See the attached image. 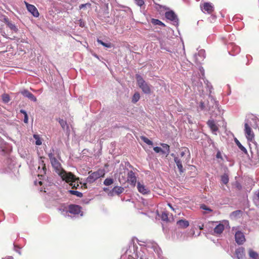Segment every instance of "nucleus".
<instances>
[{
    "instance_id": "11",
    "label": "nucleus",
    "mask_w": 259,
    "mask_h": 259,
    "mask_svg": "<svg viewBox=\"0 0 259 259\" xmlns=\"http://www.w3.org/2000/svg\"><path fill=\"white\" fill-rule=\"evenodd\" d=\"M235 238L238 244H242L245 241L244 234L239 231H237L235 234Z\"/></svg>"
},
{
    "instance_id": "35",
    "label": "nucleus",
    "mask_w": 259,
    "mask_h": 259,
    "mask_svg": "<svg viewBox=\"0 0 259 259\" xmlns=\"http://www.w3.org/2000/svg\"><path fill=\"white\" fill-rule=\"evenodd\" d=\"M161 218L162 220H163L164 221H166V222L169 221L168 213L166 212H162L161 216Z\"/></svg>"
},
{
    "instance_id": "15",
    "label": "nucleus",
    "mask_w": 259,
    "mask_h": 259,
    "mask_svg": "<svg viewBox=\"0 0 259 259\" xmlns=\"http://www.w3.org/2000/svg\"><path fill=\"white\" fill-rule=\"evenodd\" d=\"M202 11L203 12L211 13L213 11V6L210 3H205L203 6H201Z\"/></svg>"
},
{
    "instance_id": "28",
    "label": "nucleus",
    "mask_w": 259,
    "mask_h": 259,
    "mask_svg": "<svg viewBox=\"0 0 259 259\" xmlns=\"http://www.w3.org/2000/svg\"><path fill=\"white\" fill-rule=\"evenodd\" d=\"M140 98V94L138 92L135 93L132 97V102L134 103H137L139 100Z\"/></svg>"
},
{
    "instance_id": "20",
    "label": "nucleus",
    "mask_w": 259,
    "mask_h": 259,
    "mask_svg": "<svg viewBox=\"0 0 259 259\" xmlns=\"http://www.w3.org/2000/svg\"><path fill=\"white\" fill-rule=\"evenodd\" d=\"M236 254L238 259H243L245 256L244 248L240 247L236 249Z\"/></svg>"
},
{
    "instance_id": "19",
    "label": "nucleus",
    "mask_w": 259,
    "mask_h": 259,
    "mask_svg": "<svg viewBox=\"0 0 259 259\" xmlns=\"http://www.w3.org/2000/svg\"><path fill=\"white\" fill-rule=\"evenodd\" d=\"M21 94L25 97H27L28 99L34 102H36L37 101L36 97L27 90H24L22 91Z\"/></svg>"
},
{
    "instance_id": "17",
    "label": "nucleus",
    "mask_w": 259,
    "mask_h": 259,
    "mask_svg": "<svg viewBox=\"0 0 259 259\" xmlns=\"http://www.w3.org/2000/svg\"><path fill=\"white\" fill-rule=\"evenodd\" d=\"M207 124L212 131V133L214 134L217 135V132L218 131V127L215 124L214 121L213 120H209L207 122Z\"/></svg>"
},
{
    "instance_id": "30",
    "label": "nucleus",
    "mask_w": 259,
    "mask_h": 259,
    "mask_svg": "<svg viewBox=\"0 0 259 259\" xmlns=\"http://www.w3.org/2000/svg\"><path fill=\"white\" fill-rule=\"evenodd\" d=\"M151 22L154 25H161L164 26L165 25L163 23H162L161 21L156 19H152L151 20Z\"/></svg>"
},
{
    "instance_id": "6",
    "label": "nucleus",
    "mask_w": 259,
    "mask_h": 259,
    "mask_svg": "<svg viewBox=\"0 0 259 259\" xmlns=\"http://www.w3.org/2000/svg\"><path fill=\"white\" fill-rule=\"evenodd\" d=\"M137 188L138 192L143 195H148L150 193V189L145 185L143 182H138Z\"/></svg>"
},
{
    "instance_id": "12",
    "label": "nucleus",
    "mask_w": 259,
    "mask_h": 259,
    "mask_svg": "<svg viewBox=\"0 0 259 259\" xmlns=\"http://www.w3.org/2000/svg\"><path fill=\"white\" fill-rule=\"evenodd\" d=\"M228 49L230 50L229 53L231 54V55L233 56L238 54L240 51V47L233 43H230L229 44Z\"/></svg>"
},
{
    "instance_id": "34",
    "label": "nucleus",
    "mask_w": 259,
    "mask_h": 259,
    "mask_svg": "<svg viewBox=\"0 0 259 259\" xmlns=\"http://www.w3.org/2000/svg\"><path fill=\"white\" fill-rule=\"evenodd\" d=\"M33 138L35 139V144L36 145H40L42 144L41 140H40L39 137L37 135H34Z\"/></svg>"
},
{
    "instance_id": "7",
    "label": "nucleus",
    "mask_w": 259,
    "mask_h": 259,
    "mask_svg": "<svg viewBox=\"0 0 259 259\" xmlns=\"http://www.w3.org/2000/svg\"><path fill=\"white\" fill-rule=\"evenodd\" d=\"M165 17L166 18L171 22H172L174 25L177 26L178 24V18L177 16L172 11H169L166 12L165 13Z\"/></svg>"
},
{
    "instance_id": "37",
    "label": "nucleus",
    "mask_w": 259,
    "mask_h": 259,
    "mask_svg": "<svg viewBox=\"0 0 259 259\" xmlns=\"http://www.w3.org/2000/svg\"><path fill=\"white\" fill-rule=\"evenodd\" d=\"M141 139L145 143H146L147 144H148V145H153V142L150 140L149 139H148L147 138L145 137H141Z\"/></svg>"
},
{
    "instance_id": "2",
    "label": "nucleus",
    "mask_w": 259,
    "mask_h": 259,
    "mask_svg": "<svg viewBox=\"0 0 259 259\" xmlns=\"http://www.w3.org/2000/svg\"><path fill=\"white\" fill-rule=\"evenodd\" d=\"M136 79L138 87L142 90L144 93L150 94L151 93L152 86L147 82L141 75L136 74Z\"/></svg>"
},
{
    "instance_id": "18",
    "label": "nucleus",
    "mask_w": 259,
    "mask_h": 259,
    "mask_svg": "<svg viewBox=\"0 0 259 259\" xmlns=\"http://www.w3.org/2000/svg\"><path fill=\"white\" fill-rule=\"evenodd\" d=\"M174 161L177 164V166L180 172L184 171L183 165L182 163V160L180 159L179 156H174Z\"/></svg>"
},
{
    "instance_id": "1",
    "label": "nucleus",
    "mask_w": 259,
    "mask_h": 259,
    "mask_svg": "<svg viewBox=\"0 0 259 259\" xmlns=\"http://www.w3.org/2000/svg\"><path fill=\"white\" fill-rule=\"evenodd\" d=\"M119 174V177L120 175L123 177L122 174H125L127 173V181L128 183L133 187L136 186L137 183V177L135 174L132 170H128L125 168V166L123 164L121 163L119 165V169L117 170Z\"/></svg>"
},
{
    "instance_id": "44",
    "label": "nucleus",
    "mask_w": 259,
    "mask_h": 259,
    "mask_svg": "<svg viewBox=\"0 0 259 259\" xmlns=\"http://www.w3.org/2000/svg\"><path fill=\"white\" fill-rule=\"evenodd\" d=\"M136 4L139 6H142L144 4V2L143 0H135Z\"/></svg>"
},
{
    "instance_id": "50",
    "label": "nucleus",
    "mask_w": 259,
    "mask_h": 259,
    "mask_svg": "<svg viewBox=\"0 0 259 259\" xmlns=\"http://www.w3.org/2000/svg\"><path fill=\"white\" fill-rule=\"evenodd\" d=\"M199 70H200V72H201V73L202 74V77H203L204 75V69L202 67H201V68H200Z\"/></svg>"
},
{
    "instance_id": "27",
    "label": "nucleus",
    "mask_w": 259,
    "mask_h": 259,
    "mask_svg": "<svg viewBox=\"0 0 259 259\" xmlns=\"http://www.w3.org/2000/svg\"><path fill=\"white\" fill-rule=\"evenodd\" d=\"M68 192L71 194V195H75L77 197H82L83 196V194L82 193L79 192V191H75V190H69L68 191Z\"/></svg>"
},
{
    "instance_id": "13",
    "label": "nucleus",
    "mask_w": 259,
    "mask_h": 259,
    "mask_svg": "<svg viewBox=\"0 0 259 259\" xmlns=\"http://www.w3.org/2000/svg\"><path fill=\"white\" fill-rule=\"evenodd\" d=\"M147 248H151L153 251L157 254L158 256H160L161 254V250L158 246L157 243L155 242H150L147 245Z\"/></svg>"
},
{
    "instance_id": "39",
    "label": "nucleus",
    "mask_w": 259,
    "mask_h": 259,
    "mask_svg": "<svg viewBox=\"0 0 259 259\" xmlns=\"http://www.w3.org/2000/svg\"><path fill=\"white\" fill-rule=\"evenodd\" d=\"M54 152V150L52 149V150H50V152L48 154V156L51 161L53 160V159H56L54 156V154L53 153Z\"/></svg>"
},
{
    "instance_id": "58",
    "label": "nucleus",
    "mask_w": 259,
    "mask_h": 259,
    "mask_svg": "<svg viewBox=\"0 0 259 259\" xmlns=\"http://www.w3.org/2000/svg\"><path fill=\"white\" fill-rule=\"evenodd\" d=\"M39 184H40V185H41V184H42V182H41V181H40V182H39Z\"/></svg>"
},
{
    "instance_id": "42",
    "label": "nucleus",
    "mask_w": 259,
    "mask_h": 259,
    "mask_svg": "<svg viewBox=\"0 0 259 259\" xmlns=\"http://www.w3.org/2000/svg\"><path fill=\"white\" fill-rule=\"evenodd\" d=\"M200 208L203 209L207 211L208 212H211L212 210L208 207L205 204H202L200 206Z\"/></svg>"
},
{
    "instance_id": "56",
    "label": "nucleus",
    "mask_w": 259,
    "mask_h": 259,
    "mask_svg": "<svg viewBox=\"0 0 259 259\" xmlns=\"http://www.w3.org/2000/svg\"><path fill=\"white\" fill-rule=\"evenodd\" d=\"M104 190L105 191H107V190H108V188H104Z\"/></svg>"
},
{
    "instance_id": "25",
    "label": "nucleus",
    "mask_w": 259,
    "mask_h": 259,
    "mask_svg": "<svg viewBox=\"0 0 259 259\" xmlns=\"http://www.w3.org/2000/svg\"><path fill=\"white\" fill-rule=\"evenodd\" d=\"M192 82L194 86L197 87V90L199 93L203 92V87L202 85V83L197 82L194 80V79H192Z\"/></svg>"
},
{
    "instance_id": "8",
    "label": "nucleus",
    "mask_w": 259,
    "mask_h": 259,
    "mask_svg": "<svg viewBox=\"0 0 259 259\" xmlns=\"http://www.w3.org/2000/svg\"><path fill=\"white\" fill-rule=\"evenodd\" d=\"M228 222L224 221L222 223L217 224L214 228V234L215 235H220L225 229V226L228 225Z\"/></svg>"
},
{
    "instance_id": "60",
    "label": "nucleus",
    "mask_w": 259,
    "mask_h": 259,
    "mask_svg": "<svg viewBox=\"0 0 259 259\" xmlns=\"http://www.w3.org/2000/svg\"><path fill=\"white\" fill-rule=\"evenodd\" d=\"M42 158H44V157H40V159H42Z\"/></svg>"
},
{
    "instance_id": "41",
    "label": "nucleus",
    "mask_w": 259,
    "mask_h": 259,
    "mask_svg": "<svg viewBox=\"0 0 259 259\" xmlns=\"http://www.w3.org/2000/svg\"><path fill=\"white\" fill-rule=\"evenodd\" d=\"M154 151L156 153H159L160 152H161L162 153L164 154V152H165V151L164 150H162L160 147H155L153 148Z\"/></svg>"
},
{
    "instance_id": "38",
    "label": "nucleus",
    "mask_w": 259,
    "mask_h": 259,
    "mask_svg": "<svg viewBox=\"0 0 259 259\" xmlns=\"http://www.w3.org/2000/svg\"><path fill=\"white\" fill-rule=\"evenodd\" d=\"M97 41L98 43L101 44L105 47H106V48H111V44L110 43L104 42L102 40L99 39L97 40Z\"/></svg>"
},
{
    "instance_id": "23",
    "label": "nucleus",
    "mask_w": 259,
    "mask_h": 259,
    "mask_svg": "<svg viewBox=\"0 0 259 259\" xmlns=\"http://www.w3.org/2000/svg\"><path fill=\"white\" fill-rule=\"evenodd\" d=\"M59 122L60 124L61 125L62 128L64 130L69 131V126H68L66 121H65L62 119H59Z\"/></svg>"
},
{
    "instance_id": "45",
    "label": "nucleus",
    "mask_w": 259,
    "mask_h": 259,
    "mask_svg": "<svg viewBox=\"0 0 259 259\" xmlns=\"http://www.w3.org/2000/svg\"><path fill=\"white\" fill-rule=\"evenodd\" d=\"M187 153H189V150L188 149H185L184 151L181 152L180 154V157H184Z\"/></svg>"
},
{
    "instance_id": "49",
    "label": "nucleus",
    "mask_w": 259,
    "mask_h": 259,
    "mask_svg": "<svg viewBox=\"0 0 259 259\" xmlns=\"http://www.w3.org/2000/svg\"><path fill=\"white\" fill-rule=\"evenodd\" d=\"M199 108L201 110H203V109H204V103H203L202 102H200V105H199Z\"/></svg>"
},
{
    "instance_id": "3",
    "label": "nucleus",
    "mask_w": 259,
    "mask_h": 259,
    "mask_svg": "<svg viewBox=\"0 0 259 259\" xmlns=\"http://www.w3.org/2000/svg\"><path fill=\"white\" fill-rule=\"evenodd\" d=\"M63 181H65L67 183H75L76 180H79V178H77L71 172H67L64 169L62 170L58 174Z\"/></svg>"
},
{
    "instance_id": "14",
    "label": "nucleus",
    "mask_w": 259,
    "mask_h": 259,
    "mask_svg": "<svg viewBox=\"0 0 259 259\" xmlns=\"http://www.w3.org/2000/svg\"><path fill=\"white\" fill-rule=\"evenodd\" d=\"M53 167L55 169V171L59 174L63 169L61 167V164L57 159H53L51 161Z\"/></svg>"
},
{
    "instance_id": "31",
    "label": "nucleus",
    "mask_w": 259,
    "mask_h": 259,
    "mask_svg": "<svg viewBox=\"0 0 259 259\" xmlns=\"http://www.w3.org/2000/svg\"><path fill=\"white\" fill-rule=\"evenodd\" d=\"M161 146L162 148H163V150L165 151V152H164V154H166L168 155L169 153V146L166 144H161Z\"/></svg>"
},
{
    "instance_id": "55",
    "label": "nucleus",
    "mask_w": 259,
    "mask_h": 259,
    "mask_svg": "<svg viewBox=\"0 0 259 259\" xmlns=\"http://www.w3.org/2000/svg\"><path fill=\"white\" fill-rule=\"evenodd\" d=\"M83 186L84 188H87V184L86 183H84L83 185Z\"/></svg>"
},
{
    "instance_id": "9",
    "label": "nucleus",
    "mask_w": 259,
    "mask_h": 259,
    "mask_svg": "<svg viewBox=\"0 0 259 259\" xmlns=\"http://www.w3.org/2000/svg\"><path fill=\"white\" fill-rule=\"evenodd\" d=\"M245 134L248 141H253L254 139V134L250 127L246 122L245 123Z\"/></svg>"
},
{
    "instance_id": "16",
    "label": "nucleus",
    "mask_w": 259,
    "mask_h": 259,
    "mask_svg": "<svg viewBox=\"0 0 259 259\" xmlns=\"http://www.w3.org/2000/svg\"><path fill=\"white\" fill-rule=\"evenodd\" d=\"M195 58L197 62L200 63L205 58V51L203 49L199 50L198 54L195 55Z\"/></svg>"
},
{
    "instance_id": "33",
    "label": "nucleus",
    "mask_w": 259,
    "mask_h": 259,
    "mask_svg": "<svg viewBox=\"0 0 259 259\" xmlns=\"http://www.w3.org/2000/svg\"><path fill=\"white\" fill-rule=\"evenodd\" d=\"M2 99L3 102L6 103H8L10 100L9 95L7 94H4L2 95Z\"/></svg>"
},
{
    "instance_id": "5",
    "label": "nucleus",
    "mask_w": 259,
    "mask_h": 259,
    "mask_svg": "<svg viewBox=\"0 0 259 259\" xmlns=\"http://www.w3.org/2000/svg\"><path fill=\"white\" fill-rule=\"evenodd\" d=\"M81 207L78 205L76 204H70L68 206V211L74 215H77L80 213V215H82V212L81 211Z\"/></svg>"
},
{
    "instance_id": "21",
    "label": "nucleus",
    "mask_w": 259,
    "mask_h": 259,
    "mask_svg": "<svg viewBox=\"0 0 259 259\" xmlns=\"http://www.w3.org/2000/svg\"><path fill=\"white\" fill-rule=\"evenodd\" d=\"M5 22L8 27L12 30L16 32L18 31V28L15 25L9 21L8 19H5Z\"/></svg>"
},
{
    "instance_id": "46",
    "label": "nucleus",
    "mask_w": 259,
    "mask_h": 259,
    "mask_svg": "<svg viewBox=\"0 0 259 259\" xmlns=\"http://www.w3.org/2000/svg\"><path fill=\"white\" fill-rule=\"evenodd\" d=\"M91 6V4L90 3H86L84 4H81L79 6V9H82L86 7H90Z\"/></svg>"
},
{
    "instance_id": "40",
    "label": "nucleus",
    "mask_w": 259,
    "mask_h": 259,
    "mask_svg": "<svg viewBox=\"0 0 259 259\" xmlns=\"http://www.w3.org/2000/svg\"><path fill=\"white\" fill-rule=\"evenodd\" d=\"M113 183V181L112 179H106L104 182V184L106 186H109Z\"/></svg>"
},
{
    "instance_id": "24",
    "label": "nucleus",
    "mask_w": 259,
    "mask_h": 259,
    "mask_svg": "<svg viewBox=\"0 0 259 259\" xmlns=\"http://www.w3.org/2000/svg\"><path fill=\"white\" fill-rule=\"evenodd\" d=\"M40 166L42 167V170L40 171V172L41 174V175L46 174L47 171V168L46 166V164L43 160H41L40 162L39 165L38 167V170L40 169Z\"/></svg>"
},
{
    "instance_id": "32",
    "label": "nucleus",
    "mask_w": 259,
    "mask_h": 259,
    "mask_svg": "<svg viewBox=\"0 0 259 259\" xmlns=\"http://www.w3.org/2000/svg\"><path fill=\"white\" fill-rule=\"evenodd\" d=\"M221 181L224 184H227L229 182V178L227 175L224 174L221 177Z\"/></svg>"
},
{
    "instance_id": "53",
    "label": "nucleus",
    "mask_w": 259,
    "mask_h": 259,
    "mask_svg": "<svg viewBox=\"0 0 259 259\" xmlns=\"http://www.w3.org/2000/svg\"><path fill=\"white\" fill-rule=\"evenodd\" d=\"M168 205L171 208L172 210H173L174 211H175L176 212V209L172 207V206L170 204L168 203Z\"/></svg>"
},
{
    "instance_id": "61",
    "label": "nucleus",
    "mask_w": 259,
    "mask_h": 259,
    "mask_svg": "<svg viewBox=\"0 0 259 259\" xmlns=\"http://www.w3.org/2000/svg\"><path fill=\"white\" fill-rule=\"evenodd\" d=\"M171 156H174V154H171Z\"/></svg>"
},
{
    "instance_id": "57",
    "label": "nucleus",
    "mask_w": 259,
    "mask_h": 259,
    "mask_svg": "<svg viewBox=\"0 0 259 259\" xmlns=\"http://www.w3.org/2000/svg\"><path fill=\"white\" fill-rule=\"evenodd\" d=\"M208 81H207V83H206L207 87H209V85L208 84Z\"/></svg>"
},
{
    "instance_id": "10",
    "label": "nucleus",
    "mask_w": 259,
    "mask_h": 259,
    "mask_svg": "<svg viewBox=\"0 0 259 259\" xmlns=\"http://www.w3.org/2000/svg\"><path fill=\"white\" fill-rule=\"evenodd\" d=\"M24 4L26 5L27 10L31 13L33 16L35 17H38L39 13L34 6L29 4L25 1L24 2Z\"/></svg>"
},
{
    "instance_id": "43",
    "label": "nucleus",
    "mask_w": 259,
    "mask_h": 259,
    "mask_svg": "<svg viewBox=\"0 0 259 259\" xmlns=\"http://www.w3.org/2000/svg\"><path fill=\"white\" fill-rule=\"evenodd\" d=\"M78 181L79 180H76L74 184H73V183H70V185L72 186V189H77L78 188L79 186Z\"/></svg>"
},
{
    "instance_id": "26",
    "label": "nucleus",
    "mask_w": 259,
    "mask_h": 259,
    "mask_svg": "<svg viewBox=\"0 0 259 259\" xmlns=\"http://www.w3.org/2000/svg\"><path fill=\"white\" fill-rule=\"evenodd\" d=\"M249 255L251 258L254 259H259V256L257 253L254 251L252 249L249 250Z\"/></svg>"
},
{
    "instance_id": "59",
    "label": "nucleus",
    "mask_w": 259,
    "mask_h": 259,
    "mask_svg": "<svg viewBox=\"0 0 259 259\" xmlns=\"http://www.w3.org/2000/svg\"><path fill=\"white\" fill-rule=\"evenodd\" d=\"M116 161H118V163H119V160H116Z\"/></svg>"
},
{
    "instance_id": "36",
    "label": "nucleus",
    "mask_w": 259,
    "mask_h": 259,
    "mask_svg": "<svg viewBox=\"0 0 259 259\" xmlns=\"http://www.w3.org/2000/svg\"><path fill=\"white\" fill-rule=\"evenodd\" d=\"M124 190V188L122 187H114V193H116L118 195L122 193Z\"/></svg>"
},
{
    "instance_id": "62",
    "label": "nucleus",
    "mask_w": 259,
    "mask_h": 259,
    "mask_svg": "<svg viewBox=\"0 0 259 259\" xmlns=\"http://www.w3.org/2000/svg\"><path fill=\"white\" fill-rule=\"evenodd\" d=\"M257 220L259 221V217L258 218Z\"/></svg>"
},
{
    "instance_id": "29",
    "label": "nucleus",
    "mask_w": 259,
    "mask_h": 259,
    "mask_svg": "<svg viewBox=\"0 0 259 259\" xmlns=\"http://www.w3.org/2000/svg\"><path fill=\"white\" fill-rule=\"evenodd\" d=\"M235 143L241 151L245 153H247V150L246 148L241 144V143L237 139H235Z\"/></svg>"
},
{
    "instance_id": "51",
    "label": "nucleus",
    "mask_w": 259,
    "mask_h": 259,
    "mask_svg": "<svg viewBox=\"0 0 259 259\" xmlns=\"http://www.w3.org/2000/svg\"><path fill=\"white\" fill-rule=\"evenodd\" d=\"M28 115H25V116H24V122L25 123H27L28 122Z\"/></svg>"
},
{
    "instance_id": "22",
    "label": "nucleus",
    "mask_w": 259,
    "mask_h": 259,
    "mask_svg": "<svg viewBox=\"0 0 259 259\" xmlns=\"http://www.w3.org/2000/svg\"><path fill=\"white\" fill-rule=\"evenodd\" d=\"M177 225L182 228H186L189 225V223L188 221L181 220L177 222Z\"/></svg>"
},
{
    "instance_id": "47",
    "label": "nucleus",
    "mask_w": 259,
    "mask_h": 259,
    "mask_svg": "<svg viewBox=\"0 0 259 259\" xmlns=\"http://www.w3.org/2000/svg\"><path fill=\"white\" fill-rule=\"evenodd\" d=\"M78 21L79 26L81 27H83L85 25L84 21L82 19H80Z\"/></svg>"
},
{
    "instance_id": "48",
    "label": "nucleus",
    "mask_w": 259,
    "mask_h": 259,
    "mask_svg": "<svg viewBox=\"0 0 259 259\" xmlns=\"http://www.w3.org/2000/svg\"><path fill=\"white\" fill-rule=\"evenodd\" d=\"M139 255H140V259H148L147 258V256L144 253L141 254L139 252Z\"/></svg>"
},
{
    "instance_id": "54",
    "label": "nucleus",
    "mask_w": 259,
    "mask_h": 259,
    "mask_svg": "<svg viewBox=\"0 0 259 259\" xmlns=\"http://www.w3.org/2000/svg\"><path fill=\"white\" fill-rule=\"evenodd\" d=\"M256 195L257 197V200L259 201V190L257 192H256Z\"/></svg>"
},
{
    "instance_id": "52",
    "label": "nucleus",
    "mask_w": 259,
    "mask_h": 259,
    "mask_svg": "<svg viewBox=\"0 0 259 259\" xmlns=\"http://www.w3.org/2000/svg\"><path fill=\"white\" fill-rule=\"evenodd\" d=\"M20 112L21 113L23 114L24 116H25V115H27L26 112L25 110H23V109L20 110Z\"/></svg>"
},
{
    "instance_id": "4",
    "label": "nucleus",
    "mask_w": 259,
    "mask_h": 259,
    "mask_svg": "<svg viewBox=\"0 0 259 259\" xmlns=\"http://www.w3.org/2000/svg\"><path fill=\"white\" fill-rule=\"evenodd\" d=\"M90 175L87 179V182L89 183H93L98 179L103 177L105 175V171L104 169H98L94 172H89Z\"/></svg>"
}]
</instances>
